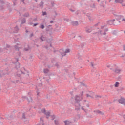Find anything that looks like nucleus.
Instances as JSON below:
<instances>
[{
	"mask_svg": "<svg viewBox=\"0 0 125 125\" xmlns=\"http://www.w3.org/2000/svg\"><path fill=\"white\" fill-rule=\"evenodd\" d=\"M82 100L81 99V98L80 96L78 95H76L75 96V104H77L78 105V107H81V104L80 103V101H81Z\"/></svg>",
	"mask_w": 125,
	"mask_h": 125,
	"instance_id": "nucleus-1",
	"label": "nucleus"
},
{
	"mask_svg": "<svg viewBox=\"0 0 125 125\" xmlns=\"http://www.w3.org/2000/svg\"><path fill=\"white\" fill-rule=\"evenodd\" d=\"M62 51H63V50L62 49H61L60 52V53H61V54L62 55V57H63V56H65L66 53H69V52H70V49H66L65 50V51L63 52H61Z\"/></svg>",
	"mask_w": 125,
	"mask_h": 125,
	"instance_id": "nucleus-2",
	"label": "nucleus"
},
{
	"mask_svg": "<svg viewBox=\"0 0 125 125\" xmlns=\"http://www.w3.org/2000/svg\"><path fill=\"white\" fill-rule=\"evenodd\" d=\"M0 52H6L7 53H9L10 52V50L6 47H4V48H0Z\"/></svg>",
	"mask_w": 125,
	"mask_h": 125,
	"instance_id": "nucleus-3",
	"label": "nucleus"
},
{
	"mask_svg": "<svg viewBox=\"0 0 125 125\" xmlns=\"http://www.w3.org/2000/svg\"><path fill=\"white\" fill-rule=\"evenodd\" d=\"M85 29L86 30V32L87 34H89V33H91V32H92V27L90 26H86Z\"/></svg>",
	"mask_w": 125,
	"mask_h": 125,
	"instance_id": "nucleus-4",
	"label": "nucleus"
},
{
	"mask_svg": "<svg viewBox=\"0 0 125 125\" xmlns=\"http://www.w3.org/2000/svg\"><path fill=\"white\" fill-rule=\"evenodd\" d=\"M16 62H15L16 66L15 68L17 69V70H18V69L20 68V63L18 62V58L16 59Z\"/></svg>",
	"mask_w": 125,
	"mask_h": 125,
	"instance_id": "nucleus-5",
	"label": "nucleus"
},
{
	"mask_svg": "<svg viewBox=\"0 0 125 125\" xmlns=\"http://www.w3.org/2000/svg\"><path fill=\"white\" fill-rule=\"evenodd\" d=\"M119 103H121L122 105H125V99L124 98H121L120 99L118 100Z\"/></svg>",
	"mask_w": 125,
	"mask_h": 125,
	"instance_id": "nucleus-6",
	"label": "nucleus"
},
{
	"mask_svg": "<svg viewBox=\"0 0 125 125\" xmlns=\"http://www.w3.org/2000/svg\"><path fill=\"white\" fill-rule=\"evenodd\" d=\"M115 17L116 20H117L118 21L121 20L122 19V18H123L124 16L123 15H115Z\"/></svg>",
	"mask_w": 125,
	"mask_h": 125,
	"instance_id": "nucleus-7",
	"label": "nucleus"
},
{
	"mask_svg": "<svg viewBox=\"0 0 125 125\" xmlns=\"http://www.w3.org/2000/svg\"><path fill=\"white\" fill-rule=\"evenodd\" d=\"M63 122L64 123L65 125H72V122H71L70 121L65 120L64 121H63Z\"/></svg>",
	"mask_w": 125,
	"mask_h": 125,
	"instance_id": "nucleus-8",
	"label": "nucleus"
},
{
	"mask_svg": "<svg viewBox=\"0 0 125 125\" xmlns=\"http://www.w3.org/2000/svg\"><path fill=\"white\" fill-rule=\"evenodd\" d=\"M113 72H114L116 74H120V72L122 70L121 69H118V68H116L115 69H113Z\"/></svg>",
	"mask_w": 125,
	"mask_h": 125,
	"instance_id": "nucleus-9",
	"label": "nucleus"
},
{
	"mask_svg": "<svg viewBox=\"0 0 125 125\" xmlns=\"http://www.w3.org/2000/svg\"><path fill=\"white\" fill-rule=\"evenodd\" d=\"M71 24L73 26H78V25L79 24V22L77 21H72L71 22Z\"/></svg>",
	"mask_w": 125,
	"mask_h": 125,
	"instance_id": "nucleus-10",
	"label": "nucleus"
},
{
	"mask_svg": "<svg viewBox=\"0 0 125 125\" xmlns=\"http://www.w3.org/2000/svg\"><path fill=\"white\" fill-rule=\"evenodd\" d=\"M115 3H123L124 2V0H115Z\"/></svg>",
	"mask_w": 125,
	"mask_h": 125,
	"instance_id": "nucleus-11",
	"label": "nucleus"
},
{
	"mask_svg": "<svg viewBox=\"0 0 125 125\" xmlns=\"http://www.w3.org/2000/svg\"><path fill=\"white\" fill-rule=\"evenodd\" d=\"M30 99H29V98L27 97L26 96H25L23 97V98H25V99H26L27 100L28 102H31V101H33V99L32 98V97H29Z\"/></svg>",
	"mask_w": 125,
	"mask_h": 125,
	"instance_id": "nucleus-12",
	"label": "nucleus"
},
{
	"mask_svg": "<svg viewBox=\"0 0 125 125\" xmlns=\"http://www.w3.org/2000/svg\"><path fill=\"white\" fill-rule=\"evenodd\" d=\"M107 25H113L114 24V21L113 20H110L107 21Z\"/></svg>",
	"mask_w": 125,
	"mask_h": 125,
	"instance_id": "nucleus-13",
	"label": "nucleus"
},
{
	"mask_svg": "<svg viewBox=\"0 0 125 125\" xmlns=\"http://www.w3.org/2000/svg\"><path fill=\"white\" fill-rule=\"evenodd\" d=\"M104 1H101L100 4V6L103 7V8H105V4H104Z\"/></svg>",
	"mask_w": 125,
	"mask_h": 125,
	"instance_id": "nucleus-14",
	"label": "nucleus"
},
{
	"mask_svg": "<svg viewBox=\"0 0 125 125\" xmlns=\"http://www.w3.org/2000/svg\"><path fill=\"white\" fill-rule=\"evenodd\" d=\"M44 3L42 2V0L41 1L40 4H39L40 7H41L42 9L43 8V4Z\"/></svg>",
	"mask_w": 125,
	"mask_h": 125,
	"instance_id": "nucleus-15",
	"label": "nucleus"
},
{
	"mask_svg": "<svg viewBox=\"0 0 125 125\" xmlns=\"http://www.w3.org/2000/svg\"><path fill=\"white\" fill-rule=\"evenodd\" d=\"M15 31V33H18V31H19V28H18V26L16 25L14 28Z\"/></svg>",
	"mask_w": 125,
	"mask_h": 125,
	"instance_id": "nucleus-16",
	"label": "nucleus"
},
{
	"mask_svg": "<svg viewBox=\"0 0 125 125\" xmlns=\"http://www.w3.org/2000/svg\"><path fill=\"white\" fill-rule=\"evenodd\" d=\"M44 27H45L44 25H43V24L42 23H41L40 24V26H39V28L40 29H42V30H43V29H44Z\"/></svg>",
	"mask_w": 125,
	"mask_h": 125,
	"instance_id": "nucleus-17",
	"label": "nucleus"
},
{
	"mask_svg": "<svg viewBox=\"0 0 125 125\" xmlns=\"http://www.w3.org/2000/svg\"><path fill=\"white\" fill-rule=\"evenodd\" d=\"M6 120H13V115H11L7 118H6Z\"/></svg>",
	"mask_w": 125,
	"mask_h": 125,
	"instance_id": "nucleus-18",
	"label": "nucleus"
},
{
	"mask_svg": "<svg viewBox=\"0 0 125 125\" xmlns=\"http://www.w3.org/2000/svg\"><path fill=\"white\" fill-rule=\"evenodd\" d=\"M43 72L44 73V74H47V73H48V72H49V70H48V69H47V68L44 69L43 70Z\"/></svg>",
	"mask_w": 125,
	"mask_h": 125,
	"instance_id": "nucleus-19",
	"label": "nucleus"
},
{
	"mask_svg": "<svg viewBox=\"0 0 125 125\" xmlns=\"http://www.w3.org/2000/svg\"><path fill=\"white\" fill-rule=\"evenodd\" d=\"M119 84H120L119 82H115V83L114 84L115 87H119Z\"/></svg>",
	"mask_w": 125,
	"mask_h": 125,
	"instance_id": "nucleus-20",
	"label": "nucleus"
},
{
	"mask_svg": "<svg viewBox=\"0 0 125 125\" xmlns=\"http://www.w3.org/2000/svg\"><path fill=\"white\" fill-rule=\"evenodd\" d=\"M40 40L43 42V41H45V38L43 37V36H41V37H40Z\"/></svg>",
	"mask_w": 125,
	"mask_h": 125,
	"instance_id": "nucleus-21",
	"label": "nucleus"
},
{
	"mask_svg": "<svg viewBox=\"0 0 125 125\" xmlns=\"http://www.w3.org/2000/svg\"><path fill=\"white\" fill-rule=\"evenodd\" d=\"M60 30V27L59 26H57L56 28L54 29L55 32H58Z\"/></svg>",
	"mask_w": 125,
	"mask_h": 125,
	"instance_id": "nucleus-22",
	"label": "nucleus"
},
{
	"mask_svg": "<svg viewBox=\"0 0 125 125\" xmlns=\"http://www.w3.org/2000/svg\"><path fill=\"white\" fill-rule=\"evenodd\" d=\"M90 7H91V8H95V3H93V4H91L90 5Z\"/></svg>",
	"mask_w": 125,
	"mask_h": 125,
	"instance_id": "nucleus-23",
	"label": "nucleus"
},
{
	"mask_svg": "<svg viewBox=\"0 0 125 125\" xmlns=\"http://www.w3.org/2000/svg\"><path fill=\"white\" fill-rule=\"evenodd\" d=\"M54 123L56 125H59V121H58V120H55Z\"/></svg>",
	"mask_w": 125,
	"mask_h": 125,
	"instance_id": "nucleus-24",
	"label": "nucleus"
},
{
	"mask_svg": "<svg viewBox=\"0 0 125 125\" xmlns=\"http://www.w3.org/2000/svg\"><path fill=\"white\" fill-rule=\"evenodd\" d=\"M44 115H46V116H50V112L49 111H48L47 112L46 111V112L44 113Z\"/></svg>",
	"mask_w": 125,
	"mask_h": 125,
	"instance_id": "nucleus-25",
	"label": "nucleus"
},
{
	"mask_svg": "<svg viewBox=\"0 0 125 125\" xmlns=\"http://www.w3.org/2000/svg\"><path fill=\"white\" fill-rule=\"evenodd\" d=\"M41 112H42V113H43V114H44V113H45L46 112V110L44 108V109H42L41 110Z\"/></svg>",
	"mask_w": 125,
	"mask_h": 125,
	"instance_id": "nucleus-26",
	"label": "nucleus"
},
{
	"mask_svg": "<svg viewBox=\"0 0 125 125\" xmlns=\"http://www.w3.org/2000/svg\"><path fill=\"white\" fill-rule=\"evenodd\" d=\"M50 117L52 119H51L52 121H53V120H54V119H55V115H51Z\"/></svg>",
	"mask_w": 125,
	"mask_h": 125,
	"instance_id": "nucleus-27",
	"label": "nucleus"
},
{
	"mask_svg": "<svg viewBox=\"0 0 125 125\" xmlns=\"http://www.w3.org/2000/svg\"><path fill=\"white\" fill-rule=\"evenodd\" d=\"M29 15H30L28 13H26L24 14V17H29Z\"/></svg>",
	"mask_w": 125,
	"mask_h": 125,
	"instance_id": "nucleus-28",
	"label": "nucleus"
},
{
	"mask_svg": "<svg viewBox=\"0 0 125 125\" xmlns=\"http://www.w3.org/2000/svg\"><path fill=\"white\" fill-rule=\"evenodd\" d=\"M97 114H100V115L103 114V113H102V112L100 110H97Z\"/></svg>",
	"mask_w": 125,
	"mask_h": 125,
	"instance_id": "nucleus-29",
	"label": "nucleus"
},
{
	"mask_svg": "<svg viewBox=\"0 0 125 125\" xmlns=\"http://www.w3.org/2000/svg\"><path fill=\"white\" fill-rule=\"evenodd\" d=\"M26 23V19H23L21 21V24H25Z\"/></svg>",
	"mask_w": 125,
	"mask_h": 125,
	"instance_id": "nucleus-30",
	"label": "nucleus"
},
{
	"mask_svg": "<svg viewBox=\"0 0 125 125\" xmlns=\"http://www.w3.org/2000/svg\"><path fill=\"white\" fill-rule=\"evenodd\" d=\"M3 120H4V119L2 118L1 115L0 114V123H2L1 121H2Z\"/></svg>",
	"mask_w": 125,
	"mask_h": 125,
	"instance_id": "nucleus-31",
	"label": "nucleus"
},
{
	"mask_svg": "<svg viewBox=\"0 0 125 125\" xmlns=\"http://www.w3.org/2000/svg\"><path fill=\"white\" fill-rule=\"evenodd\" d=\"M40 121L42 122V125H44V123L43 122V120L42 118H40Z\"/></svg>",
	"mask_w": 125,
	"mask_h": 125,
	"instance_id": "nucleus-32",
	"label": "nucleus"
},
{
	"mask_svg": "<svg viewBox=\"0 0 125 125\" xmlns=\"http://www.w3.org/2000/svg\"><path fill=\"white\" fill-rule=\"evenodd\" d=\"M22 119H24V120L26 119V116L25 115V113L22 114Z\"/></svg>",
	"mask_w": 125,
	"mask_h": 125,
	"instance_id": "nucleus-33",
	"label": "nucleus"
},
{
	"mask_svg": "<svg viewBox=\"0 0 125 125\" xmlns=\"http://www.w3.org/2000/svg\"><path fill=\"white\" fill-rule=\"evenodd\" d=\"M80 83H81V85H83V86H86V85H85V84H84L83 82H80Z\"/></svg>",
	"mask_w": 125,
	"mask_h": 125,
	"instance_id": "nucleus-34",
	"label": "nucleus"
},
{
	"mask_svg": "<svg viewBox=\"0 0 125 125\" xmlns=\"http://www.w3.org/2000/svg\"><path fill=\"white\" fill-rule=\"evenodd\" d=\"M6 47L7 48H8L9 49H10V45H9V44H6Z\"/></svg>",
	"mask_w": 125,
	"mask_h": 125,
	"instance_id": "nucleus-35",
	"label": "nucleus"
},
{
	"mask_svg": "<svg viewBox=\"0 0 125 125\" xmlns=\"http://www.w3.org/2000/svg\"><path fill=\"white\" fill-rule=\"evenodd\" d=\"M95 98H101V96H100V95H95Z\"/></svg>",
	"mask_w": 125,
	"mask_h": 125,
	"instance_id": "nucleus-36",
	"label": "nucleus"
},
{
	"mask_svg": "<svg viewBox=\"0 0 125 125\" xmlns=\"http://www.w3.org/2000/svg\"><path fill=\"white\" fill-rule=\"evenodd\" d=\"M84 45H85V44L84 43H82L81 44V47L83 48V47L84 46Z\"/></svg>",
	"mask_w": 125,
	"mask_h": 125,
	"instance_id": "nucleus-37",
	"label": "nucleus"
},
{
	"mask_svg": "<svg viewBox=\"0 0 125 125\" xmlns=\"http://www.w3.org/2000/svg\"><path fill=\"white\" fill-rule=\"evenodd\" d=\"M76 117H77V119L79 120L81 118V115L78 114L76 115Z\"/></svg>",
	"mask_w": 125,
	"mask_h": 125,
	"instance_id": "nucleus-38",
	"label": "nucleus"
},
{
	"mask_svg": "<svg viewBox=\"0 0 125 125\" xmlns=\"http://www.w3.org/2000/svg\"><path fill=\"white\" fill-rule=\"evenodd\" d=\"M42 12V15L43 16H44V15H47V13H46V12Z\"/></svg>",
	"mask_w": 125,
	"mask_h": 125,
	"instance_id": "nucleus-39",
	"label": "nucleus"
},
{
	"mask_svg": "<svg viewBox=\"0 0 125 125\" xmlns=\"http://www.w3.org/2000/svg\"><path fill=\"white\" fill-rule=\"evenodd\" d=\"M55 67H57V68H59V64H58V63H56V64H55Z\"/></svg>",
	"mask_w": 125,
	"mask_h": 125,
	"instance_id": "nucleus-40",
	"label": "nucleus"
},
{
	"mask_svg": "<svg viewBox=\"0 0 125 125\" xmlns=\"http://www.w3.org/2000/svg\"><path fill=\"white\" fill-rule=\"evenodd\" d=\"M0 10H3V5H1L0 6Z\"/></svg>",
	"mask_w": 125,
	"mask_h": 125,
	"instance_id": "nucleus-41",
	"label": "nucleus"
},
{
	"mask_svg": "<svg viewBox=\"0 0 125 125\" xmlns=\"http://www.w3.org/2000/svg\"><path fill=\"white\" fill-rule=\"evenodd\" d=\"M113 35H115V36H117V31H116V30H114V31L113 32Z\"/></svg>",
	"mask_w": 125,
	"mask_h": 125,
	"instance_id": "nucleus-42",
	"label": "nucleus"
},
{
	"mask_svg": "<svg viewBox=\"0 0 125 125\" xmlns=\"http://www.w3.org/2000/svg\"><path fill=\"white\" fill-rule=\"evenodd\" d=\"M39 25L38 23H34L33 25V27H36V26H38Z\"/></svg>",
	"mask_w": 125,
	"mask_h": 125,
	"instance_id": "nucleus-43",
	"label": "nucleus"
},
{
	"mask_svg": "<svg viewBox=\"0 0 125 125\" xmlns=\"http://www.w3.org/2000/svg\"><path fill=\"white\" fill-rule=\"evenodd\" d=\"M45 31H46V32H49L50 31L49 27H47V28L45 29Z\"/></svg>",
	"mask_w": 125,
	"mask_h": 125,
	"instance_id": "nucleus-44",
	"label": "nucleus"
},
{
	"mask_svg": "<svg viewBox=\"0 0 125 125\" xmlns=\"http://www.w3.org/2000/svg\"><path fill=\"white\" fill-rule=\"evenodd\" d=\"M21 74H23V75H25L26 73H25L24 72L22 71V69H21Z\"/></svg>",
	"mask_w": 125,
	"mask_h": 125,
	"instance_id": "nucleus-45",
	"label": "nucleus"
},
{
	"mask_svg": "<svg viewBox=\"0 0 125 125\" xmlns=\"http://www.w3.org/2000/svg\"><path fill=\"white\" fill-rule=\"evenodd\" d=\"M33 36H34V33H31L29 36L30 38H32V37H33Z\"/></svg>",
	"mask_w": 125,
	"mask_h": 125,
	"instance_id": "nucleus-46",
	"label": "nucleus"
},
{
	"mask_svg": "<svg viewBox=\"0 0 125 125\" xmlns=\"http://www.w3.org/2000/svg\"><path fill=\"white\" fill-rule=\"evenodd\" d=\"M36 92L37 93V95L39 96V94H40V92H39V90L38 89L37 90Z\"/></svg>",
	"mask_w": 125,
	"mask_h": 125,
	"instance_id": "nucleus-47",
	"label": "nucleus"
},
{
	"mask_svg": "<svg viewBox=\"0 0 125 125\" xmlns=\"http://www.w3.org/2000/svg\"><path fill=\"white\" fill-rule=\"evenodd\" d=\"M86 96H87V97H92L91 96H90L89 94H86Z\"/></svg>",
	"mask_w": 125,
	"mask_h": 125,
	"instance_id": "nucleus-48",
	"label": "nucleus"
},
{
	"mask_svg": "<svg viewBox=\"0 0 125 125\" xmlns=\"http://www.w3.org/2000/svg\"><path fill=\"white\" fill-rule=\"evenodd\" d=\"M24 50H25V51H29V48H25Z\"/></svg>",
	"mask_w": 125,
	"mask_h": 125,
	"instance_id": "nucleus-49",
	"label": "nucleus"
},
{
	"mask_svg": "<svg viewBox=\"0 0 125 125\" xmlns=\"http://www.w3.org/2000/svg\"><path fill=\"white\" fill-rule=\"evenodd\" d=\"M8 10L10 12H11L12 11V9H11V8H9Z\"/></svg>",
	"mask_w": 125,
	"mask_h": 125,
	"instance_id": "nucleus-50",
	"label": "nucleus"
},
{
	"mask_svg": "<svg viewBox=\"0 0 125 125\" xmlns=\"http://www.w3.org/2000/svg\"><path fill=\"white\" fill-rule=\"evenodd\" d=\"M88 19L89 20H90V21H91V20H92V19H91V17L90 16H88Z\"/></svg>",
	"mask_w": 125,
	"mask_h": 125,
	"instance_id": "nucleus-51",
	"label": "nucleus"
},
{
	"mask_svg": "<svg viewBox=\"0 0 125 125\" xmlns=\"http://www.w3.org/2000/svg\"><path fill=\"white\" fill-rule=\"evenodd\" d=\"M108 31H109V29L108 28H105L104 30V32H108Z\"/></svg>",
	"mask_w": 125,
	"mask_h": 125,
	"instance_id": "nucleus-52",
	"label": "nucleus"
},
{
	"mask_svg": "<svg viewBox=\"0 0 125 125\" xmlns=\"http://www.w3.org/2000/svg\"><path fill=\"white\" fill-rule=\"evenodd\" d=\"M69 10H70V11H71V12H75V10H73V9H70Z\"/></svg>",
	"mask_w": 125,
	"mask_h": 125,
	"instance_id": "nucleus-53",
	"label": "nucleus"
},
{
	"mask_svg": "<svg viewBox=\"0 0 125 125\" xmlns=\"http://www.w3.org/2000/svg\"><path fill=\"white\" fill-rule=\"evenodd\" d=\"M0 3H3V4L4 3V1H3V0H0Z\"/></svg>",
	"mask_w": 125,
	"mask_h": 125,
	"instance_id": "nucleus-54",
	"label": "nucleus"
},
{
	"mask_svg": "<svg viewBox=\"0 0 125 125\" xmlns=\"http://www.w3.org/2000/svg\"><path fill=\"white\" fill-rule=\"evenodd\" d=\"M22 69L25 71V72H27V73H29V72H28L27 70H26V69H25V68H23Z\"/></svg>",
	"mask_w": 125,
	"mask_h": 125,
	"instance_id": "nucleus-55",
	"label": "nucleus"
},
{
	"mask_svg": "<svg viewBox=\"0 0 125 125\" xmlns=\"http://www.w3.org/2000/svg\"><path fill=\"white\" fill-rule=\"evenodd\" d=\"M51 4H52V6L53 7V6H54V2H52Z\"/></svg>",
	"mask_w": 125,
	"mask_h": 125,
	"instance_id": "nucleus-56",
	"label": "nucleus"
},
{
	"mask_svg": "<svg viewBox=\"0 0 125 125\" xmlns=\"http://www.w3.org/2000/svg\"><path fill=\"white\" fill-rule=\"evenodd\" d=\"M123 50H124V51H125V45H123Z\"/></svg>",
	"mask_w": 125,
	"mask_h": 125,
	"instance_id": "nucleus-57",
	"label": "nucleus"
},
{
	"mask_svg": "<svg viewBox=\"0 0 125 125\" xmlns=\"http://www.w3.org/2000/svg\"><path fill=\"white\" fill-rule=\"evenodd\" d=\"M91 65L92 66V67H93V63H92V62H90Z\"/></svg>",
	"mask_w": 125,
	"mask_h": 125,
	"instance_id": "nucleus-58",
	"label": "nucleus"
},
{
	"mask_svg": "<svg viewBox=\"0 0 125 125\" xmlns=\"http://www.w3.org/2000/svg\"><path fill=\"white\" fill-rule=\"evenodd\" d=\"M94 26L95 27H96V26H98V23L95 24V25H94Z\"/></svg>",
	"mask_w": 125,
	"mask_h": 125,
	"instance_id": "nucleus-59",
	"label": "nucleus"
},
{
	"mask_svg": "<svg viewBox=\"0 0 125 125\" xmlns=\"http://www.w3.org/2000/svg\"><path fill=\"white\" fill-rule=\"evenodd\" d=\"M50 24H52V23H53V21H52V20L50 21Z\"/></svg>",
	"mask_w": 125,
	"mask_h": 125,
	"instance_id": "nucleus-60",
	"label": "nucleus"
},
{
	"mask_svg": "<svg viewBox=\"0 0 125 125\" xmlns=\"http://www.w3.org/2000/svg\"><path fill=\"white\" fill-rule=\"evenodd\" d=\"M37 20H38L37 18H35L33 19V21H37Z\"/></svg>",
	"mask_w": 125,
	"mask_h": 125,
	"instance_id": "nucleus-61",
	"label": "nucleus"
},
{
	"mask_svg": "<svg viewBox=\"0 0 125 125\" xmlns=\"http://www.w3.org/2000/svg\"><path fill=\"white\" fill-rule=\"evenodd\" d=\"M16 83H19V80H16Z\"/></svg>",
	"mask_w": 125,
	"mask_h": 125,
	"instance_id": "nucleus-62",
	"label": "nucleus"
},
{
	"mask_svg": "<svg viewBox=\"0 0 125 125\" xmlns=\"http://www.w3.org/2000/svg\"><path fill=\"white\" fill-rule=\"evenodd\" d=\"M106 32L104 31V32L103 33V35L105 36V35H106Z\"/></svg>",
	"mask_w": 125,
	"mask_h": 125,
	"instance_id": "nucleus-63",
	"label": "nucleus"
},
{
	"mask_svg": "<svg viewBox=\"0 0 125 125\" xmlns=\"http://www.w3.org/2000/svg\"><path fill=\"white\" fill-rule=\"evenodd\" d=\"M123 118H124L125 119V115H123Z\"/></svg>",
	"mask_w": 125,
	"mask_h": 125,
	"instance_id": "nucleus-64",
	"label": "nucleus"
}]
</instances>
